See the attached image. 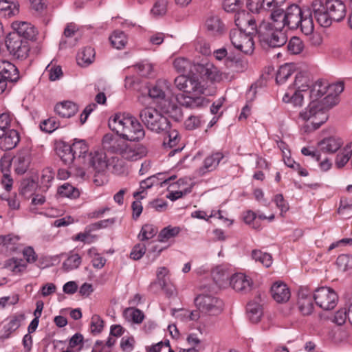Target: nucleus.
Masks as SVG:
<instances>
[{
  "mask_svg": "<svg viewBox=\"0 0 352 352\" xmlns=\"http://www.w3.org/2000/svg\"><path fill=\"white\" fill-rule=\"evenodd\" d=\"M109 126L119 137L129 142H138L145 136L138 119L129 113H116L109 120Z\"/></svg>",
  "mask_w": 352,
  "mask_h": 352,
  "instance_id": "nucleus-1",
  "label": "nucleus"
},
{
  "mask_svg": "<svg viewBox=\"0 0 352 352\" xmlns=\"http://www.w3.org/2000/svg\"><path fill=\"white\" fill-rule=\"evenodd\" d=\"M314 16L319 25L330 27L333 21L340 22L346 16V6L341 0H314L311 3Z\"/></svg>",
  "mask_w": 352,
  "mask_h": 352,
  "instance_id": "nucleus-2",
  "label": "nucleus"
},
{
  "mask_svg": "<svg viewBox=\"0 0 352 352\" xmlns=\"http://www.w3.org/2000/svg\"><path fill=\"white\" fill-rule=\"evenodd\" d=\"M102 146L104 150L111 153L120 155L123 158L135 161L146 155V148L144 146L131 144L122 138L108 133L102 138Z\"/></svg>",
  "mask_w": 352,
  "mask_h": 352,
  "instance_id": "nucleus-3",
  "label": "nucleus"
},
{
  "mask_svg": "<svg viewBox=\"0 0 352 352\" xmlns=\"http://www.w3.org/2000/svg\"><path fill=\"white\" fill-rule=\"evenodd\" d=\"M139 117L145 126L150 131L161 133L170 129V122L158 110L154 107H148L142 109Z\"/></svg>",
  "mask_w": 352,
  "mask_h": 352,
  "instance_id": "nucleus-4",
  "label": "nucleus"
},
{
  "mask_svg": "<svg viewBox=\"0 0 352 352\" xmlns=\"http://www.w3.org/2000/svg\"><path fill=\"white\" fill-rule=\"evenodd\" d=\"M258 37L263 45L270 47H280L287 41V36L283 29L277 28L269 23H263L259 26Z\"/></svg>",
  "mask_w": 352,
  "mask_h": 352,
  "instance_id": "nucleus-5",
  "label": "nucleus"
},
{
  "mask_svg": "<svg viewBox=\"0 0 352 352\" xmlns=\"http://www.w3.org/2000/svg\"><path fill=\"white\" fill-rule=\"evenodd\" d=\"M234 22L237 28L232 29L230 32V39L232 45L245 54L252 53L254 50L252 32H247V29L243 28L240 16L236 18Z\"/></svg>",
  "mask_w": 352,
  "mask_h": 352,
  "instance_id": "nucleus-6",
  "label": "nucleus"
},
{
  "mask_svg": "<svg viewBox=\"0 0 352 352\" xmlns=\"http://www.w3.org/2000/svg\"><path fill=\"white\" fill-rule=\"evenodd\" d=\"M299 117L304 121L311 120V129L309 126H305V132L318 129L328 120V113L324 111L322 105L318 100H311L308 106L299 113Z\"/></svg>",
  "mask_w": 352,
  "mask_h": 352,
  "instance_id": "nucleus-7",
  "label": "nucleus"
},
{
  "mask_svg": "<svg viewBox=\"0 0 352 352\" xmlns=\"http://www.w3.org/2000/svg\"><path fill=\"white\" fill-rule=\"evenodd\" d=\"M6 45L9 54L15 59L23 60L30 53V46L26 39L20 38L17 34H8L6 40Z\"/></svg>",
  "mask_w": 352,
  "mask_h": 352,
  "instance_id": "nucleus-8",
  "label": "nucleus"
},
{
  "mask_svg": "<svg viewBox=\"0 0 352 352\" xmlns=\"http://www.w3.org/2000/svg\"><path fill=\"white\" fill-rule=\"evenodd\" d=\"M195 301L199 311L205 314L217 316L223 309V302L219 298L210 294H200Z\"/></svg>",
  "mask_w": 352,
  "mask_h": 352,
  "instance_id": "nucleus-9",
  "label": "nucleus"
},
{
  "mask_svg": "<svg viewBox=\"0 0 352 352\" xmlns=\"http://www.w3.org/2000/svg\"><path fill=\"white\" fill-rule=\"evenodd\" d=\"M313 298L316 304L324 310L333 309L338 300V296L336 292L327 287L316 289Z\"/></svg>",
  "mask_w": 352,
  "mask_h": 352,
  "instance_id": "nucleus-10",
  "label": "nucleus"
},
{
  "mask_svg": "<svg viewBox=\"0 0 352 352\" xmlns=\"http://www.w3.org/2000/svg\"><path fill=\"white\" fill-rule=\"evenodd\" d=\"M176 87L186 93L203 94L204 87L199 81L196 74H192V76L182 74L175 79Z\"/></svg>",
  "mask_w": 352,
  "mask_h": 352,
  "instance_id": "nucleus-11",
  "label": "nucleus"
},
{
  "mask_svg": "<svg viewBox=\"0 0 352 352\" xmlns=\"http://www.w3.org/2000/svg\"><path fill=\"white\" fill-rule=\"evenodd\" d=\"M148 96L157 100H169L173 96L171 84L166 79H159L148 89Z\"/></svg>",
  "mask_w": 352,
  "mask_h": 352,
  "instance_id": "nucleus-12",
  "label": "nucleus"
},
{
  "mask_svg": "<svg viewBox=\"0 0 352 352\" xmlns=\"http://www.w3.org/2000/svg\"><path fill=\"white\" fill-rule=\"evenodd\" d=\"M306 8H300L297 4H292L285 10L286 26L291 30L298 28Z\"/></svg>",
  "mask_w": 352,
  "mask_h": 352,
  "instance_id": "nucleus-13",
  "label": "nucleus"
},
{
  "mask_svg": "<svg viewBox=\"0 0 352 352\" xmlns=\"http://www.w3.org/2000/svg\"><path fill=\"white\" fill-rule=\"evenodd\" d=\"M14 32L9 34H17L20 38L28 40L36 39L38 31L30 23L25 21H15L12 25Z\"/></svg>",
  "mask_w": 352,
  "mask_h": 352,
  "instance_id": "nucleus-14",
  "label": "nucleus"
},
{
  "mask_svg": "<svg viewBox=\"0 0 352 352\" xmlns=\"http://www.w3.org/2000/svg\"><path fill=\"white\" fill-rule=\"evenodd\" d=\"M106 154L102 151L89 153L83 164L91 167L96 173H100L105 170L107 167Z\"/></svg>",
  "mask_w": 352,
  "mask_h": 352,
  "instance_id": "nucleus-15",
  "label": "nucleus"
},
{
  "mask_svg": "<svg viewBox=\"0 0 352 352\" xmlns=\"http://www.w3.org/2000/svg\"><path fill=\"white\" fill-rule=\"evenodd\" d=\"M313 297L305 288H300L298 292L297 305L299 311L303 316H309L314 311Z\"/></svg>",
  "mask_w": 352,
  "mask_h": 352,
  "instance_id": "nucleus-16",
  "label": "nucleus"
},
{
  "mask_svg": "<svg viewBox=\"0 0 352 352\" xmlns=\"http://www.w3.org/2000/svg\"><path fill=\"white\" fill-rule=\"evenodd\" d=\"M0 76L10 84L17 82L20 78L17 67L11 62L5 60H0Z\"/></svg>",
  "mask_w": 352,
  "mask_h": 352,
  "instance_id": "nucleus-17",
  "label": "nucleus"
},
{
  "mask_svg": "<svg viewBox=\"0 0 352 352\" xmlns=\"http://www.w3.org/2000/svg\"><path fill=\"white\" fill-rule=\"evenodd\" d=\"M230 284L235 291L245 294L251 291L253 282L246 275L239 273L230 278Z\"/></svg>",
  "mask_w": 352,
  "mask_h": 352,
  "instance_id": "nucleus-18",
  "label": "nucleus"
},
{
  "mask_svg": "<svg viewBox=\"0 0 352 352\" xmlns=\"http://www.w3.org/2000/svg\"><path fill=\"white\" fill-rule=\"evenodd\" d=\"M270 292L273 299L278 303L287 302L291 297L290 289L282 281L275 282L272 285Z\"/></svg>",
  "mask_w": 352,
  "mask_h": 352,
  "instance_id": "nucleus-19",
  "label": "nucleus"
},
{
  "mask_svg": "<svg viewBox=\"0 0 352 352\" xmlns=\"http://www.w3.org/2000/svg\"><path fill=\"white\" fill-rule=\"evenodd\" d=\"M176 99L182 106L190 109L199 108L208 103V101L203 96L194 97L184 94L177 95Z\"/></svg>",
  "mask_w": 352,
  "mask_h": 352,
  "instance_id": "nucleus-20",
  "label": "nucleus"
},
{
  "mask_svg": "<svg viewBox=\"0 0 352 352\" xmlns=\"http://www.w3.org/2000/svg\"><path fill=\"white\" fill-rule=\"evenodd\" d=\"M15 172L19 175L24 174L30 164V153L28 150L19 153L12 160Z\"/></svg>",
  "mask_w": 352,
  "mask_h": 352,
  "instance_id": "nucleus-21",
  "label": "nucleus"
},
{
  "mask_svg": "<svg viewBox=\"0 0 352 352\" xmlns=\"http://www.w3.org/2000/svg\"><path fill=\"white\" fill-rule=\"evenodd\" d=\"M24 320L25 315L23 314H16L12 316L10 321L3 326L0 335V340H4L10 338L12 333L19 328Z\"/></svg>",
  "mask_w": 352,
  "mask_h": 352,
  "instance_id": "nucleus-22",
  "label": "nucleus"
},
{
  "mask_svg": "<svg viewBox=\"0 0 352 352\" xmlns=\"http://www.w3.org/2000/svg\"><path fill=\"white\" fill-rule=\"evenodd\" d=\"M20 141L19 132L15 129L8 131L6 134L0 135V148L3 151H9L16 146Z\"/></svg>",
  "mask_w": 352,
  "mask_h": 352,
  "instance_id": "nucleus-23",
  "label": "nucleus"
},
{
  "mask_svg": "<svg viewBox=\"0 0 352 352\" xmlns=\"http://www.w3.org/2000/svg\"><path fill=\"white\" fill-rule=\"evenodd\" d=\"M195 73H197L201 78L214 81L219 78L218 70L212 63L194 65Z\"/></svg>",
  "mask_w": 352,
  "mask_h": 352,
  "instance_id": "nucleus-24",
  "label": "nucleus"
},
{
  "mask_svg": "<svg viewBox=\"0 0 352 352\" xmlns=\"http://www.w3.org/2000/svg\"><path fill=\"white\" fill-rule=\"evenodd\" d=\"M54 110L62 118H70L76 114L78 108L76 104L71 101H64L57 104Z\"/></svg>",
  "mask_w": 352,
  "mask_h": 352,
  "instance_id": "nucleus-25",
  "label": "nucleus"
},
{
  "mask_svg": "<svg viewBox=\"0 0 352 352\" xmlns=\"http://www.w3.org/2000/svg\"><path fill=\"white\" fill-rule=\"evenodd\" d=\"M19 241L20 237L18 235L9 234L0 236V245L4 246L10 252H16L21 249Z\"/></svg>",
  "mask_w": 352,
  "mask_h": 352,
  "instance_id": "nucleus-26",
  "label": "nucleus"
},
{
  "mask_svg": "<svg viewBox=\"0 0 352 352\" xmlns=\"http://www.w3.org/2000/svg\"><path fill=\"white\" fill-rule=\"evenodd\" d=\"M312 14H314L311 8H306L301 21L298 23V28L305 35L311 34L314 30Z\"/></svg>",
  "mask_w": 352,
  "mask_h": 352,
  "instance_id": "nucleus-27",
  "label": "nucleus"
},
{
  "mask_svg": "<svg viewBox=\"0 0 352 352\" xmlns=\"http://www.w3.org/2000/svg\"><path fill=\"white\" fill-rule=\"evenodd\" d=\"M340 139L334 137H329L323 139L318 143L319 150L324 153H333L336 152L342 146Z\"/></svg>",
  "mask_w": 352,
  "mask_h": 352,
  "instance_id": "nucleus-28",
  "label": "nucleus"
},
{
  "mask_svg": "<svg viewBox=\"0 0 352 352\" xmlns=\"http://www.w3.org/2000/svg\"><path fill=\"white\" fill-rule=\"evenodd\" d=\"M223 158L221 153L217 152L207 157L204 161V165L199 169V173L204 175L207 172L214 170L219 165L220 161Z\"/></svg>",
  "mask_w": 352,
  "mask_h": 352,
  "instance_id": "nucleus-29",
  "label": "nucleus"
},
{
  "mask_svg": "<svg viewBox=\"0 0 352 352\" xmlns=\"http://www.w3.org/2000/svg\"><path fill=\"white\" fill-rule=\"evenodd\" d=\"M56 153L65 165H70L74 161V155L70 144L65 142H60L56 148Z\"/></svg>",
  "mask_w": 352,
  "mask_h": 352,
  "instance_id": "nucleus-30",
  "label": "nucleus"
},
{
  "mask_svg": "<svg viewBox=\"0 0 352 352\" xmlns=\"http://www.w3.org/2000/svg\"><path fill=\"white\" fill-rule=\"evenodd\" d=\"M207 30L212 34H221L225 30V25L219 16L211 15L206 21Z\"/></svg>",
  "mask_w": 352,
  "mask_h": 352,
  "instance_id": "nucleus-31",
  "label": "nucleus"
},
{
  "mask_svg": "<svg viewBox=\"0 0 352 352\" xmlns=\"http://www.w3.org/2000/svg\"><path fill=\"white\" fill-rule=\"evenodd\" d=\"M19 5L13 0H0V12L5 16L11 17L19 13Z\"/></svg>",
  "mask_w": 352,
  "mask_h": 352,
  "instance_id": "nucleus-32",
  "label": "nucleus"
},
{
  "mask_svg": "<svg viewBox=\"0 0 352 352\" xmlns=\"http://www.w3.org/2000/svg\"><path fill=\"white\" fill-rule=\"evenodd\" d=\"M72 153L74 155V160H82L83 163L87 154H89L88 146L84 140H78L70 145Z\"/></svg>",
  "mask_w": 352,
  "mask_h": 352,
  "instance_id": "nucleus-33",
  "label": "nucleus"
},
{
  "mask_svg": "<svg viewBox=\"0 0 352 352\" xmlns=\"http://www.w3.org/2000/svg\"><path fill=\"white\" fill-rule=\"evenodd\" d=\"M94 49L91 47H86L78 53L77 63L81 67H87L94 61Z\"/></svg>",
  "mask_w": 352,
  "mask_h": 352,
  "instance_id": "nucleus-34",
  "label": "nucleus"
},
{
  "mask_svg": "<svg viewBox=\"0 0 352 352\" xmlns=\"http://www.w3.org/2000/svg\"><path fill=\"white\" fill-rule=\"evenodd\" d=\"M175 69L182 74H194V65H192L190 61L185 58L179 57L175 59L173 62Z\"/></svg>",
  "mask_w": 352,
  "mask_h": 352,
  "instance_id": "nucleus-35",
  "label": "nucleus"
},
{
  "mask_svg": "<svg viewBox=\"0 0 352 352\" xmlns=\"http://www.w3.org/2000/svg\"><path fill=\"white\" fill-rule=\"evenodd\" d=\"M329 87V83L323 80L316 81L311 87L310 98L311 100H318V98L324 95Z\"/></svg>",
  "mask_w": 352,
  "mask_h": 352,
  "instance_id": "nucleus-36",
  "label": "nucleus"
},
{
  "mask_svg": "<svg viewBox=\"0 0 352 352\" xmlns=\"http://www.w3.org/2000/svg\"><path fill=\"white\" fill-rule=\"evenodd\" d=\"M295 71V66L293 64H285L280 66L276 76V83L278 85L283 84Z\"/></svg>",
  "mask_w": 352,
  "mask_h": 352,
  "instance_id": "nucleus-37",
  "label": "nucleus"
},
{
  "mask_svg": "<svg viewBox=\"0 0 352 352\" xmlns=\"http://www.w3.org/2000/svg\"><path fill=\"white\" fill-rule=\"evenodd\" d=\"M4 267L14 274H19L25 271L27 265L22 259L12 258L6 261Z\"/></svg>",
  "mask_w": 352,
  "mask_h": 352,
  "instance_id": "nucleus-38",
  "label": "nucleus"
},
{
  "mask_svg": "<svg viewBox=\"0 0 352 352\" xmlns=\"http://www.w3.org/2000/svg\"><path fill=\"white\" fill-rule=\"evenodd\" d=\"M270 19L272 23H269L273 25L277 28L283 29L286 26V21L285 17V10L283 8L276 9L271 10Z\"/></svg>",
  "mask_w": 352,
  "mask_h": 352,
  "instance_id": "nucleus-39",
  "label": "nucleus"
},
{
  "mask_svg": "<svg viewBox=\"0 0 352 352\" xmlns=\"http://www.w3.org/2000/svg\"><path fill=\"white\" fill-rule=\"evenodd\" d=\"M213 54L217 60H221L225 58L226 65L228 67L233 68L239 63V60L235 57L227 56L228 52L226 47L218 49L214 51Z\"/></svg>",
  "mask_w": 352,
  "mask_h": 352,
  "instance_id": "nucleus-40",
  "label": "nucleus"
},
{
  "mask_svg": "<svg viewBox=\"0 0 352 352\" xmlns=\"http://www.w3.org/2000/svg\"><path fill=\"white\" fill-rule=\"evenodd\" d=\"M252 258L256 262H259L265 267H269L272 264V256L270 254L263 252L259 250H254L252 252Z\"/></svg>",
  "mask_w": 352,
  "mask_h": 352,
  "instance_id": "nucleus-41",
  "label": "nucleus"
},
{
  "mask_svg": "<svg viewBox=\"0 0 352 352\" xmlns=\"http://www.w3.org/2000/svg\"><path fill=\"white\" fill-rule=\"evenodd\" d=\"M179 227H172L168 226L164 228L159 233L157 237L160 242H166L169 239L177 236L180 232Z\"/></svg>",
  "mask_w": 352,
  "mask_h": 352,
  "instance_id": "nucleus-42",
  "label": "nucleus"
},
{
  "mask_svg": "<svg viewBox=\"0 0 352 352\" xmlns=\"http://www.w3.org/2000/svg\"><path fill=\"white\" fill-rule=\"evenodd\" d=\"M58 193L63 197L76 199L79 197V190L72 185L65 183L58 188Z\"/></svg>",
  "mask_w": 352,
  "mask_h": 352,
  "instance_id": "nucleus-43",
  "label": "nucleus"
},
{
  "mask_svg": "<svg viewBox=\"0 0 352 352\" xmlns=\"http://www.w3.org/2000/svg\"><path fill=\"white\" fill-rule=\"evenodd\" d=\"M352 145L346 144L342 152L338 153L336 158V165L338 168L343 167L349 161L351 160Z\"/></svg>",
  "mask_w": 352,
  "mask_h": 352,
  "instance_id": "nucleus-44",
  "label": "nucleus"
},
{
  "mask_svg": "<svg viewBox=\"0 0 352 352\" xmlns=\"http://www.w3.org/2000/svg\"><path fill=\"white\" fill-rule=\"evenodd\" d=\"M124 316L126 320L136 324H140L144 318V313L141 310L133 307L126 308L124 311Z\"/></svg>",
  "mask_w": 352,
  "mask_h": 352,
  "instance_id": "nucleus-45",
  "label": "nucleus"
},
{
  "mask_svg": "<svg viewBox=\"0 0 352 352\" xmlns=\"http://www.w3.org/2000/svg\"><path fill=\"white\" fill-rule=\"evenodd\" d=\"M238 16H240V21L243 24V29H247V32H252V35L254 33L258 34V30L256 28V21L254 19L250 18L248 14L245 13L235 15V19Z\"/></svg>",
  "mask_w": 352,
  "mask_h": 352,
  "instance_id": "nucleus-46",
  "label": "nucleus"
},
{
  "mask_svg": "<svg viewBox=\"0 0 352 352\" xmlns=\"http://www.w3.org/2000/svg\"><path fill=\"white\" fill-rule=\"evenodd\" d=\"M109 40L112 46L118 50L123 48L127 41L126 35L121 31H115L110 36Z\"/></svg>",
  "mask_w": 352,
  "mask_h": 352,
  "instance_id": "nucleus-47",
  "label": "nucleus"
},
{
  "mask_svg": "<svg viewBox=\"0 0 352 352\" xmlns=\"http://www.w3.org/2000/svg\"><path fill=\"white\" fill-rule=\"evenodd\" d=\"M81 263V257L78 254H72L63 263V268L65 272L77 269Z\"/></svg>",
  "mask_w": 352,
  "mask_h": 352,
  "instance_id": "nucleus-48",
  "label": "nucleus"
},
{
  "mask_svg": "<svg viewBox=\"0 0 352 352\" xmlns=\"http://www.w3.org/2000/svg\"><path fill=\"white\" fill-rule=\"evenodd\" d=\"M163 133L166 134L163 142L165 147L173 148L178 144L179 138V133L177 130H172L170 128L167 131H163Z\"/></svg>",
  "mask_w": 352,
  "mask_h": 352,
  "instance_id": "nucleus-49",
  "label": "nucleus"
},
{
  "mask_svg": "<svg viewBox=\"0 0 352 352\" xmlns=\"http://www.w3.org/2000/svg\"><path fill=\"white\" fill-rule=\"evenodd\" d=\"M247 314L252 323H257L261 319L262 311L258 305L249 303L247 305Z\"/></svg>",
  "mask_w": 352,
  "mask_h": 352,
  "instance_id": "nucleus-50",
  "label": "nucleus"
},
{
  "mask_svg": "<svg viewBox=\"0 0 352 352\" xmlns=\"http://www.w3.org/2000/svg\"><path fill=\"white\" fill-rule=\"evenodd\" d=\"M157 232L156 228L153 225L145 224L142 227L138 237L140 241H143L152 239Z\"/></svg>",
  "mask_w": 352,
  "mask_h": 352,
  "instance_id": "nucleus-51",
  "label": "nucleus"
},
{
  "mask_svg": "<svg viewBox=\"0 0 352 352\" xmlns=\"http://www.w3.org/2000/svg\"><path fill=\"white\" fill-rule=\"evenodd\" d=\"M304 49V44L302 40L297 37L293 36L287 44L288 51L293 54H298L302 52Z\"/></svg>",
  "mask_w": 352,
  "mask_h": 352,
  "instance_id": "nucleus-52",
  "label": "nucleus"
},
{
  "mask_svg": "<svg viewBox=\"0 0 352 352\" xmlns=\"http://www.w3.org/2000/svg\"><path fill=\"white\" fill-rule=\"evenodd\" d=\"M59 126L60 123L55 118H50L41 122L40 129L44 132L51 133L57 129Z\"/></svg>",
  "mask_w": 352,
  "mask_h": 352,
  "instance_id": "nucleus-53",
  "label": "nucleus"
},
{
  "mask_svg": "<svg viewBox=\"0 0 352 352\" xmlns=\"http://www.w3.org/2000/svg\"><path fill=\"white\" fill-rule=\"evenodd\" d=\"M243 5V0H223V8L227 12H235L239 11Z\"/></svg>",
  "mask_w": 352,
  "mask_h": 352,
  "instance_id": "nucleus-54",
  "label": "nucleus"
},
{
  "mask_svg": "<svg viewBox=\"0 0 352 352\" xmlns=\"http://www.w3.org/2000/svg\"><path fill=\"white\" fill-rule=\"evenodd\" d=\"M338 267L341 271H346L352 268V256L349 254H341L336 260Z\"/></svg>",
  "mask_w": 352,
  "mask_h": 352,
  "instance_id": "nucleus-55",
  "label": "nucleus"
},
{
  "mask_svg": "<svg viewBox=\"0 0 352 352\" xmlns=\"http://www.w3.org/2000/svg\"><path fill=\"white\" fill-rule=\"evenodd\" d=\"M308 78L305 72H298L295 75L294 86L300 91H305L309 87Z\"/></svg>",
  "mask_w": 352,
  "mask_h": 352,
  "instance_id": "nucleus-56",
  "label": "nucleus"
},
{
  "mask_svg": "<svg viewBox=\"0 0 352 352\" xmlns=\"http://www.w3.org/2000/svg\"><path fill=\"white\" fill-rule=\"evenodd\" d=\"M166 113L176 122H179L182 120V111L181 108L175 104H170L166 109Z\"/></svg>",
  "mask_w": 352,
  "mask_h": 352,
  "instance_id": "nucleus-57",
  "label": "nucleus"
},
{
  "mask_svg": "<svg viewBox=\"0 0 352 352\" xmlns=\"http://www.w3.org/2000/svg\"><path fill=\"white\" fill-rule=\"evenodd\" d=\"M320 105L324 107V111H327L335 106L338 102V98L336 96H333V93H329L322 100H318Z\"/></svg>",
  "mask_w": 352,
  "mask_h": 352,
  "instance_id": "nucleus-58",
  "label": "nucleus"
},
{
  "mask_svg": "<svg viewBox=\"0 0 352 352\" xmlns=\"http://www.w3.org/2000/svg\"><path fill=\"white\" fill-rule=\"evenodd\" d=\"M11 116L9 113H3L0 115V135L6 134L10 129Z\"/></svg>",
  "mask_w": 352,
  "mask_h": 352,
  "instance_id": "nucleus-59",
  "label": "nucleus"
},
{
  "mask_svg": "<svg viewBox=\"0 0 352 352\" xmlns=\"http://www.w3.org/2000/svg\"><path fill=\"white\" fill-rule=\"evenodd\" d=\"M157 182H158V179L155 175L148 177L146 179L142 181L140 183V189H142V190L135 192L133 193V197H137L139 195L142 193L145 189L150 188L153 185L157 184Z\"/></svg>",
  "mask_w": 352,
  "mask_h": 352,
  "instance_id": "nucleus-60",
  "label": "nucleus"
},
{
  "mask_svg": "<svg viewBox=\"0 0 352 352\" xmlns=\"http://www.w3.org/2000/svg\"><path fill=\"white\" fill-rule=\"evenodd\" d=\"M134 67L137 69L138 73L142 76L148 77L153 73V66L148 62L139 63Z\"/></svg>",
  "mask_w": 352,
  "mask_h": 352,
  "instance_id": "nucleus-61",
  "label": "nucleus"
},
{
  "mask_svg": "<svg viewBox=\"0 0 352 352\" xmlns=\"http://www.w3.org/2000/svg\"><path fill=\"white\" fill-rule=\"evenodd\" d=\"M302 91H296L292 97L289 96L288 94H285L283 96V101L285 102H290L296 107H300L302 104L303 102V96L301 94Z\"/></svg>",
  "mask_w": 352,
  "mask_h": 352,
  "instance_id": "nucleus-62",
  "label": "nucleus"
},
{
  "mask_svg": "<svg viewBox=\"0 0 352 352\" xmlns=\"http://www.w3.org/2000/svg\"><path fill=\"white\" fill-rule=\"evenodd\" d=\"M146 245L144 243H140L136 244L132 249L130 257L131 258L138 261L146 253Z\"/></svg>",
  "mask_w": 352,
  "mask_h": 352,
  "instance_id": "nucleus-63",
  "label": "nucleus"
},
{
  "mask_svg": "<svg viewBox=\"0 0 352 352\" xmlns=\"http://www.w3.org/2000/svg\"><path fill=\"white\" fill-rule=\"evenodd\" d=\"M96 249L94 248H92L88 250V254L92 257L94 256V257L92 259V264L93 266L96 268H102L105 263L106 260L104 258L100 256L98 254L96 253Z\"/></svg>",
  "mask_w": 352,
  "mask_h": 352,
  "instance_id": "nucleus-64",
  "label": "nucleus"
}]
</instances>
